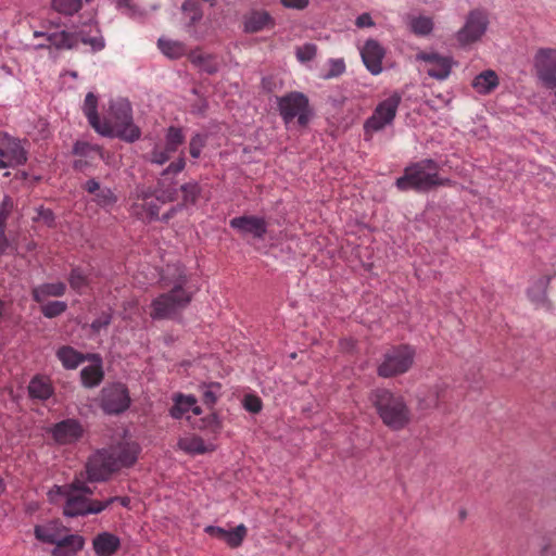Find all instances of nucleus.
<instances>
[{
    "instance_id": "9",
    "label": "nucleus",
    "mask_w": 556,
    "mask_h": 556,
    "mask_svg": "<svg viewBox=\"0 0 556 556\" xmlns=\"http://www.w3.org/2000/svg\"><path fill=\"white\" fill-rule=\"evenodd\" d=\"M277 105L285 124H289L296 118L299 125L304 127L313 115L309 100L303 92L291 91L277 98Z\"/></svg>"
},
{
    "instance_id": "32",
    "label": "nucleus",
    "mask_w": 556,
    "mask_h": 556,
    "mask_svg": "<svg viewBox=\"0 0 556 556\" xmlns=\"http://www.w3.org/2000/svg\"><path fill=\"white\" fill-rule=\"evenodd\" d=\"M174 405L169 410V415L174 419L182 418L188 412H190L191 407L195 404L197 400L193 395H182L177 394L173 399Z\"/></svg>"
},
{
    "instance_id": "38",
    "label": "nucleus",
    "mask_w": 556,
    "mask_h": 556,
    "mask_svg": "<svg viewBox=\"0 0 556 556\" xmlns=\"http://www.w3.org/2000/svg\"><path fill=\"white\" fill-rule=\"evenodd\" d=\"M185 142V135L182 129L179 127L170 126L167 128L165 134V146L167 151H173L174 153L178 150V148Z\"/></svg>"
},
{
    "instance_id": "48",
    "label": "nucleus",
    "mask_w": 556,
    "mask_h": 556,
    "mask_svg": "<svg viewBox=\"0 0 556 556\" xmlns=\"http://www.w3.org/2000/svg\"><path fill=\"white\" fill-rule=\"evenodd\" d=\"M115 2L116 9L127 16L141 17L143 15V11L132 0H115Z\"/></svg>"
},
{
    "instance_id": "61",
    "label": "nucleus",
    "mask_w": 556,
    "mask_h": 556,
    "mask_svg": "<svg viewBox=\"0 0 556 556\" xmlns=\"http://www.w3.org/2000/svg\"><path fill=\"white\" fill-rule=\"evenodd\" d=\"M84 189L91 194H96L101 189V187L100 184L92 178L85 182Z\"/></svg>"
},
{
    "instance_id": "59",
    "label": "nucleus",
    "mask_w": 556,
    "mask_h": 556,
    "mask_svg": "<svg viewBox=\"0 0 556 556\" xmlns=\"http://www.w3.org/2000/svg\"><path fill=\"white\" fill-rule=\"evenodd\" d=\"M184 204H177L175 206H172L166 213H164L161 217L159 216V219L167 223L169 219H172L178 212L182 211Z\"/></svg>"
},
{
    "instance_id": "8",
    "label": "nucleus",
    "mask_w": 556,
    "mask_h": 556,
    "mask_svg": "<svg viewBox=\"0 0 556 556\" xmlns=\"http://www.w3.org/2000/svg\"><path fill=\"white\" fill-rule=\"evenodd\" d=\"M401 101V94L393 92L377 104L372 114L365 121L363 126L366 140H370L374 134L393 124Z\"/></svg>"
},
{
    "instance_id": "27",
    "label": "nucleus",
    "mask_w": 556,
    "mask_h": 556,
    "mask_svg": "<svg viewBox=\"0 0 556 556\" xmlns=\"http://www.w3.org/2000/svg\"><path fill=\"white\" fill-rule=\"evenodd\" d=\"M498 86L497 74L492 70H486L477 75L472 80L473 89L480 94H488Z\"/></svg>"
},
{
    "instance_id": "14",
    "label": "nucleus",
    "mask_w": 556,
    "mask_h": 556,
    "mask_svg": "<svg viewBox=\"0 0 556 556\" xmlns=\"http://www.w3.org/2000/svg\"><path fill=\"white\" fill-rule=\"evenodd\" d=\"M488 17L481 11H471L465 25L456 33V39L462 45H469L479 40L488 28Z\"/></svg>"
},
{
    "instance_id": "17",
    "label": "nucleus",
    "mask_w": 556,
    "mask_h": 556,
    "mask_svg": "<svg viewBox=\"0 0 556 556\" xmlns=\"http://www.w3.org/2000/svg\"><path fill=\"white\" fill-rule=\"evenodd\" d=\"M417 60L426 63V73L438 80L446 79L452 71L453 61L450 56L440 55L434 52H421L417 54Z\"/></svg>"
},
{
    "instance_id": "33",
    "label": "nucleus",
    "mask_w": 556,
    "mask_h": 556,
    "mask_svg": "<svg viewBox=\"0 0 556 556\" xmlns=\"http://www.w3.org/2000/svg\"><path fill=\"white\" fill-rule=\"evenodd\" d=\"M81 382L87 388H93L103 379V371L100 364H92L84 367L80 371Z\"/></svg>"
},
{
    "instance_id": "34",
    "label": "nucleus",
    "mask_w": 556,
    "mask_h": 556,
    "mask_svg": "<svg viewBox=\"0 0 556 556\" xmlns=\"http://www.w3.org/2000/svg\"><path fill=\"white\" fill-rule=\"evenodd\" d=\"M28 392L34 399L47 400L52 394V387L46 379L36 377L30 380Z\"/></svg>"
},
{
    "instance_id": "35",
    "label": "nucleus",
    "mask_w": 556,
    "mask_h": 556,
    "mask_svg": "<svg viewBox=\"0 0 556 556\" xmlns=\"http://www.w3.org/2000/svg\"><path fill=\"white\" fill-rule=\"evenodd\" d=\"M551 278L547 276L539 278L528 289V296L535 304H543L546 300V289Z\"/></svg>"
},
{
    "instance_id": "39",
    "label": "nucleus",
    "mask_w": 556,
    "mask_h": 556,
    "mask_svg": "<svg viewBox=\"0 0 556 556\" xmlns=\"http://www.w3.org/2000/svg\"><path fill=\"white\" fill-rule=\"evenodd\" d=\"M203 402L213 407L222 394V384L218 382L203 383L200 386Z\"/></svg>"
},
{
    "instance_id": "11",
    "label": "nucleus",
    "mask_w": 556,
    "mask_h": 556,
    "mask_svg": "<svg viewBox=\"0 0 556 556\" xmlns=\"http://www.w3.org/2000/svg\"><path fill=\"white\" fill-rule=\"evenodd\" d=\"M533 68L546 88H556V49L540 48L533 56Z\"/></svg>"
},
{
    "instance_id": "21",
    "label": "nucleus",
    "mask_w": 556,
    "mask_h": 556,
    "mask_svg": "<svg viewBox=\"0 0 556 556\" xmlns=\"http://www.w3.org/2000/svg\"><path fill=\"white\" fill-rule=\"evenodd\" d=\"M140 450L138 443L125 442L118 444L113 451H110V453L114 455L116 470L122 467L132 466L138 459Z\"/></svg>"
},
{
    "instance_id": "45",
    "label": "nucleus",
    "mask_w": 556,
    "mask_h": 556,
    "mask_svg": "<svg viewBox=\"0 0 556 556\" xmlns=\"http://www.w3.org/2000/svg\"><path fill=\"white\" fill-rule=\"evenodd\" d=\"M327 64L329 68L327 73L323 75L324 79L337 78L341 76L346 70L345 62L342 58L329 59Z\"/></svg>"
},
{
    "instance_id": "64",
    "label": "nucleus",
    "mask_w": 556,
    "mask_h": 556,
    "mask_svg": "<svg viewBox=\"0 0 556 556\" xmlns=\"http://www.w3.org/2000/svg\"><path fill=\"white\" fill-rule=\"evenodd\" d=\"M190 410H191L194 415H197V416H198V415H201V413H202L201 407H200V406H198V405H197V403L191 407V409H190Z\"/></svg>"
},
{
    "instance_id": "12",
    "label": "nucleus",
    "mask_w": 556,
    "mask_h": 556,
    "mask_svg": "<svg viewBox=\"0 0 556 556\" xmlns=\"http://www.w3.org/2000/svg\"><path fill=\"white\" fill-rule=\"evenodd\" d=\"M114 471H116L114 455L106 450L94 453L86 464L87 480L90 482L105 481Z\"/></svg>"
},
{
    "instance_id": "63",
    "label": "nucleus",
    "mask_w": 556,
    "mask_h": 556,
    "mask_svg": "<svg viewBox=\"0 0 556 556\" xmlns=\"http://www.w3.org/2000/svg\"><path fill=\"white\" fill-rule=\"evenodd\" d=\"M207 424L208 425H214L215 427L218 426V419H217V416L215 414H212L208 418H207Z\"/></svg>"
},
{
    "instance_id": "30",
    "label": "nucleus",
    "mask_w": 556,
    "mask_h": 556,
    "mask_svg": "<svg viewBox=\"0 0 556 556\" xmlns=\"http://www.w3.org/2000/svg\"><path fill=\"white\" fill-rule=\"evenodd\" d=\"M160 202L161 201L157 200V194H155V199H150L147 202H135L132 205V212L141 218L159 220Z\"/></svg>"
},
{
    "instance_id": "50",
    "label": "nucleus",
    "mask_w": 556,
    "mask_h": 556,
    "mask_svg": "<svg viewBox=\"0 0 556 556\" xmlns=\"http://www.w3.org/2000/svg\"><path fill=\"white\" fill-rule=\"evenodd\" d=\"M317 53V47L314 43H305L301 47H298L295 50V56L299 62L306 63L312 61Z\"/></svg>"
},
{
    "instance_id": "53",
    "label": "nucleus",
    "mask_w": 556,
    "mask_h": 556,
    "mask_svg": "<svg viewBox=\"0 0 556 556\" xmlns=\"http://www.w3.org/2000/svg\"><path fill=\"white\" fill-rule=\"evenodd\" d=\"M262 401L258 396L248 394L243 399V407L253 414H257L262 410Z\"/></svg>"
},
{
    "instance_id": "52",
    "label": "nucleus",
    "mask_w": 556,
    "mask_h": 556,
    "mask_svg": "<svg viewBox=\"0 0 556 556\" xmlns=\"http://www.w3.org/2000/svg\"><path fill=\"white\" fill-rule=\"evenodd\" d=\"M35 222H42L46 226L52 227L54 225V214L50 208L39 206L36 208V216L33 217Z\"/></svg>"
},
{
    "instance_id": "57",
    "label": "nucleus",
    "mask_w": 556,
    "mask_h": 556,
    "mask_svg": "<svg viewBox=\"0 0 556 556\" xmlns=\"http://www.w3.org/2000/svg\"><path fill=\"white\" fill-rule=\"evenodd\" d=\"M281 4L288 9L303 10L308 5V0H280Z\"/></svg>"
},
{
    "instance_id": "37",
    "label": "nucleus",
    "mask_w": 556,
    "mask_h": 556,
    "mask_svg": "<svg viewBox=\"0 0 556 556\" xmlns=\"http://www.w3.org/2000/svg\"><path fill=\"white\" fill-rule=\"evenodd\" d=\"M179 190L182 192L181 204H184V207L190 204H195L201 194V187L195 180L181 185Z\"/></svg>"
},
{
    "instance_id": "26",
    "label": "nucleus",
    "mask_w": 556,
    "mask_h": 556,
    "mask_svg": "<svg viewBox=\"0 0 556 556\" xmlns=\"http://www.w3.org/2000/svg\"><path fill=\"white\" fill-rule=\"evenodd\" d=\"M178 447L190 455H201L214 450L213 444H207L198 435H189L178 440Z\"/></svg>"
},
{
    "instance_id": "46",
    "label": "nucleus",
    "mask_w": 556,
    "mask_h": 556,
    "mask_svg": "<svg viewBox=\"0 0 556 556\" xmlns=\"http://www.w3.org/2000/svg\"><path fill=\"white\" fill-rule=\"evenodd\" d=\"M173 153V151H167L166 147L156 144L150 152L149 162L155 165H163L170 159Z\"/></svg>"
},
{
    "instance_id": "41",
    "label": "nucleus",
    "mask_w": 556,
    "mask_h": 556,
    "mask_svg": "<svg viewBox=\"0 0 556 556\" xmlns=\"http://www.w3.org/2000/svg\"><path fill=\"white\" fill-rule=\"evenodd\" d=\"M93 200L100 207L110 210L117 202V197L111 188L103 187L94 194Z\"/></svg>"
},
{
    "instance_id": "15",
    "label": "nucleus",
    "mask_w": 556,
    "mask_h": 556,
    "mask_svg": "<svg viewBox=\"0 0 556 556\" xmlns=\"http://www.w3.org/2000/svg\"><path fill=\"white\" fill-rule=\"evenodd\" d=\"M0 161L3 162V168L25 164L27 161V151L22 146L21 140L8 134H0Z\"/></svg>"
},
{
    "instance_id": "62",
    "label": "nucleus",
    "mask_w": 556,
    "mask_h": 556,
    "mask_svg": "<svg viewBox=\"0 0 556 556\" xmlns=\"http://www.w3.org/2000/svg\"><path fill=\"white\" fill-rule=\"evenodd\" d=\"M8 247V239L5 237L4 230L0 229V255L5 251Z\"/></svg>"
},
{
    "instance_id": "22",
    "label": "nucleus",
    "mask_w": 556,
    "mask_h": 556,
    "mask_svg": "<svg viewBox=\"0 0 556 556\" xmlns=\"http://www.w3.org/2000/svg\"><path fill=\"white\" fill-rule=\"evenodd\" d=\"M274 26L275 21L267 11L253 10L244 16L243 30L248 34L258 33Z\"/></svg>"
},
{
    "instance_id": "29",
    "label": "nucleus",
    "mask_w": 556,
    "mask_h": 556,
    "mask_svg": "<svg viewBox=\"0 0 556 556\" xmlns=\"http://www.w3.org/2000/svg\"><path fill=\"white\" fill-rule=\"evenodd\" d=\"M83 113L90 126L98 132L102 122L98 114V97L93 92H88L86 94L83 104Z\"/></svg>"
},
{
    "instance_id": "4",
    "label": "nucleus",
    "mask_w": 556,
    "mask_h": 556,
    "mask_svg": "<svg viewBox=\"0 0 556 556\" xmlns=\"http://www.w3.org/2000/svg\"><path fill=\"white\" fill-rule=\"evenodd\" d=\"M447 185H451V180L439 176V164L431 159L407 166L404 175L395 181V186L402 191L413 189L427 192L433 188Z\"/></svg>"
},
{
    "instance_id": "2",
    "label": "nucleus",
    "mask_w": 556,
    "mask_h": 556,
    "mask_svg": "<svg viewBox=\"0 0 556 556\" xmlns=\"http://www.w3.org/2000/svg\"><path fill=\"white\" fill-rule=\"evenodd\" d=\"M92 494V490L87 486L86 482L80 478H76L72 483L65 485H54L48 493L50 501H54L56 496L65 498L63 514L66 517L86 516L89 514H99L103 511L110 504L117 500V496L108 498L106 501H91L88 495Z\"/></svg>"
},
{
    "instance_id": "7",
    "label": "nucleus",
    "mask_w": 556,
    "mask_h": 556,
    "mask_svg": "<svg viewBox=\"0 0 556 556\" xmlns=\"http://www.w3.org/2000/svg\"><path fill=\"white\" fill-rule=\"evenodd\" d=\"M416 351L408 344L391 345L381 354L377 375L392 378L406 374L413 366Z\"/></svg>"
},
{
    "instance_id": "19",
    "label": "nucleus",
    "mask_w": 556,
    "mask_h": 556,
    "mask_svg": "<svg viewBox=\"0 0 556 556\" xmlns=\"http://www.w3.org/2000/svg\"><path fill=\"white\" fill-rule=\"evenodd\" d=\"M384 54L383 47L375 39H368L361 49L363 63L372 75H378L382 72Z\"/></svg>"
},
{
    "instance_id": "54",
    "label": "nucleus",
    "mask_w": 556,
    "mask_h": 556,
    "mask_svg": "<svg viewBox=\"0 0 556 556\" xmlns=\"http://www.w3.org/2000/svg\"><path fill=\"white\" fill-rule=\"evenodd\" d=\"M112 321V314L110 312H103L98 318H96L90 328L93 332H100L101 329L106 328Z\"/></svg>"
},
{
    "instance_id": "43",
    "label": "nucleus",
    "mask_w": 556,
    "mask_h": 556,
    "mask_svg": "<svg viewBox=\"0 0 556 556\" xmlns=\"http://www.w3.org/2000/svg\"><path fill=\"white\" fill-rule=\"evenodd\" d=\"M35 535L39 541L54 545L61 539L55 528L52 526H36Z\"/></svg>"
},
{
    "instance_id": "40",
    "label": "nucleus",
    "mask_w": 556,
    "mask_h": 556,
    "mask_svg": "<svg viewBox=\"0 0 556 556\" xmlns=\"http://www.w3.org/2000/svg\"><path fill=\"white\" fill-rule=\"evenodd\" d=\"M247 536V528L244 525H239L235 529L226 530L224 542L231 548L239 547L244 538Z\"/></svg>"
},
{
    "instance_id": "36",
    "label": "nucleus",
    "mask_w": 556,
    "mask_h": 556,
    "mask_svg": "<svg viewBox=\"0 0 556 556\" xmlns=\"http://www.w3.org/2000/svg\"><path fill=\"white\" fill-rule=\"evenodd\" d=\"M157 46L161 52L169 59H178L186 52V46L176 40L160 38Z\"/></svg>"
},
{
    "instance_id": "47",
    "label": "nucleus",
    "mask_w": 556,
    "mask_h": 556,
    "mask_svg": "<svg viewBox=\"0 0 556 556\" xmlns=\"http://www.w3.org/2000/svg\"><path fill=\"white\" fill-rule=\"evenodd\" d=\"M67 308V304L63 301H51L47 304L42 305L41 313L47 318H53L62 313H64Z\"/></svg>"
},
{
    "instance_id": "20",
    "label": "nucleus",
    "mask_w": 556,
    "mask_h": 556,
    "mask_svg": "<svg viewBox=\"0 0 556 556\" xmlns=\"http://www.w3.org/2000/svg\"><path fill=\"white\" fill-rule=\"evenodd\" d=\"M181 11L185 16V29L194 39L202 40L204 34L198 31L194 26L203 17V12L200 4L195 0H186L181 5Z\"/></svg>"
},
{
    "instance_id": "56",
    "label": "nucleus",
    "mask_w": 556,
    "mask_h": 556,
    "mask_svg": "<svg viewBox=\"0 0 556 556\" xmlns=\"http://www.w3.org/2000/svg\"><path fill=\"white\" fill-rule=\"evenodd\" d=\"M204 532L210 536L218 539L220 541H224V538L226 535V529L217 526H206L204 528Z\"/></svg>"
},
{
    "instance_id": "55",
    "label": "nucleus",
    "mask_w": 556,
    "mask_h": 556,
    "mask_svg": "<svg viewBox=\"0 0 556 556\" xmlns=\"http://www.w3.org/2000/svg\"><path fill=\"white\" fill-rule=\"evenodd\" d=\"M153 194H155V192L151 188L137 187L135 190V199L136 202L139 203H143L152 199Z\"/></svg>"
},
{
    "instance_id": "60",
    "label": "nucleus",
    "mask_w": 556,
    "mask_h": 556,
    "mask_svg": "<svg viewBox=\"0 0 556 556\" xmlns=\"http://www.w3.org/2000/svg\"><path fill=\"white\" fill-rule=\"evenodd\" d=\"M357 27H370L374 26V21L371 16L368 13H363L359 16H357L355 22Z\"/></svg>"
},
{
    "instance_id": "6",
    "label": "nucleus",
    "mask_w": 556,
    "mask_h": 556,
    "mask_svg": "<svg viewBox=\"0 0 556 556\" xmlns=\"http://www.w3.org/2000/svg\"><path fill=\"white\" fill-rule=\"evenodd\" d=\"M89 31L85 29L78 33L71 34L65 30L48 33V31H35L34 37H45L46 42L38 43L35 46L36 49H45L54 47L55 49H73L78 46L79 42L91 47L92 51H100L104 48V39L100 35L99 29L93 26H88Z\"/></svg>"
},
{
    "instance_id": "51",
    "label": "nucleus",
    "mask_w": 556,
    "mask_h": 556,
    "mask_svg": "<svg viewBox=\"0 0 556 556\" xmlns=\"http://www.w3.org/2000/svg\"><path fill=\"white\" fill-rule=\"evenodd\" d=\"M206 135L195 134L192 136L189 142V152L193 159H198L201 155L202 149L206 144Z\"/></svg>"
},
{
    "instance_id": "13",
    "label": "nucleus",
    "mask_w": 556,
    "mask_h": 556,
    "mask_svg": "<svg viewBox=\"0 0 556 556\" xmlns=\"http://www.w3.org/2000/svg\"><path fill=\"white\" fill-rule=\"evenodd\" d=\"M130 404L127 388L122 383H114L101 391V408L110 415L125 412Z\"/></svg>"
},
{
    "instance_id": "23",
    "label": "nucleus",
    "mask_w": 556,
    "mask_h": 556,
    "mask_svg": "<svg viewBox=\"0 0 556 556\" xmlns=\"http://www.w3.org/2000/svg\"><path fill=\"white\" fill-rule=\"evenodd\" d=\"M85 545V539L78 534L61 536L52 549V556H75Z\"/></svg>"
},
{
    "instance_id": "3",
    "label": "nucleus",
    "mask_w": 556,
    "mask_h": 556,
    "mask_svg": "<svg viewBox=\"0 0 556 556\" xmlns=\"http://www.w3.org/2000/svg\"><path fill=\"white\" fill-rule=\"evenodd\" d=\"M98 134L102 137L118 138L132 143L140 139L141 130L134 123L132 108L125 98L110 101L109 121H103Z\"/></svg>"
},
{
    "instance_id": "58",
    "label": "nucleus",
    "mask_w": 556,
    "mask_h": 556,
    "mask_svg": "<svg viewBox=\"0 0 556 556\" xmlns=\"http://www.w3.org/2000/svg\"><path fill=\"white\" fill-rule=\"evenodd\" d=\"M9 201H10L9 197H5L3 199L2 205L0 207V229L1 230H4V225H5L7 218L10 213V210L8 207Z\"/></svg>"
},
{
    "instance_id": "1",
    "label": "nucleus",
    "mask_w": 556,
    "mask_h": 556,
    "mask_svg": "<svg viewBox=\"0 0 556 556\" xmlns=\"http://www.w3.org/2000/svg\"><path fill=\"white\" fill-rule=\"evenodd\" d=\"M160 282L168 291L151 303L150 316L155 320L172 318L190 304L194 294V290L188 285L186 269L180 264L167 265L161 274Z\"/></svg>"
},
{
    "instance_id": "16",
    "label": "nucleus",
    "mask_w": 556,
    "mask_h": 556,
    "mask_svg": "<svg viewBox=\"0 0 556 556\" xmlns=\"http://www.w3.org/2000/svg\"><path fill=\"white\" fill-rule=\"evenodd\" d=\"M49 433L56 444L71 445L78 442L84 434V427L79 420L67 418L54 424Z\"/></svg>"
},
{
    "instance_id": "44",
    "label": "nucleus",
    "mask_w": 556,
    "mask_h": 556,
    "mask_svg": "<svg viewBox=\"0 0 556 556\" xmlns=\"http://www.w3.org/2000/svg\"><path fill=\"white\" fill-rule=\"evenodd\" d=\"M73 153L79 156H91L92 154H98L101 159H103L102 149L97 144H90L86 141H77L73 147Z\"/></svg>"
},
{
    "instance_id": "10",
    "label": "nucleus",
    "mask_w": 556,
    "mask_h": 556,
    "mask_svg": "<svg viewBox=\"0 0 556 556\" xmlns=\"http://www.w3.org/2000/svg\"><path fill=\"white\" fill-rule=\"evenodd\" d=\"M185 167L186 160L181 153L175 162H172L161 172L154 189L155 194H157V200H160L161 203L174 202L177 199L179 188L176 176L180 174Z\"/></svg>"
},
{
    "instance_id": "24",
    "label": "nucleus",
    "mask_w": 556,
    "mask_h": 556,
    "mask_svg": "<svg viewBox=\"0 0 556 556\" xmlns=\"http://www.w3.org/2000/svg\"><path fill=\"white\" fill-rule=\"evenodd\" d=\"M121 546L118 536L111 532H101L92 540V547L98 556H111Z\"/></svg>"
},
{
    "instance_id": "49",
    "label": "nucleus",
    "mask_w": 556,
    "mask_h": 556,
    "mask_svg": "<svg viewBox=\"0 0 556 556\" xmlns=\"http://www.w3.org/2000/svg\"><path fill=\"white\" fill-rule=\"evenodd\" d=\"M68 282L72 289L80 292L88 285V279L80 268H74L70 274Z\"/></svg>"
},
{
    "instance_id": "18",
    "label": "nucleus",
    "mask_w": 556,
    "mask_h": 556,
    "mask_svg": "<svg viewBox=\"0 0 556 556\" xmlns=\"http://www.w3.org/2000/svg\"><path fill=\"white\" fill-rule=\"evenodd\" d=\"M231 228L241 235H251L256 239H263L267 232L265 218L255 215H243L230 219Z\"/></svg>"
},
{
    "instance_id": "31",
    "label": "nucleus",
    "mask_w": 556,
    "mask_h": 556,
    "mask_svg": "<svg viewBox=\"0 0 556 556\" xmlns=\"http://www.w3.org/2000/svg\"><path fill=\"white\" fill-rule=\"evenodd\" d=\"M56 356L66 369H75L85 361V356L72 346L60 348Z\"/></svg>"
},
{
    "instance_id": "42",
    "label": "nucleus",
    "mask_w": 556,
    "mask_h": 556,
    "mask_svg": "<svg viewBox=\"0 0 556 556\" xmlns=\"http://www.w3.org/2000/svg\"><path fill=\"white\" fill-rule=\"evenodd\" d=\"M409 26L416 35L426 36L432 31L433 22L428 16H416L410 20Z\"/></svg>"
},
{
    "instance_id": "25",
    "label": "nucleus",
    "mask_w": 556,
    "mask_h": 556,
    "mask_svg": "<svg viewBox=\"0 0 556 556\" xmlns=\"http://www.w3.org/2000/svg\"><path fill=\"white\" fill-rule=\"evenodd\" d=\"M189 61L200 71L207 74H215L219 70L217 56L210 53H203L197 49L189 53Z\"/></svg>"
},
{
    "instance_id": "28",
    "label": "nucleus",
    "mask_w": 556,
    "mask_h": 556,
    "mask_svg": "<svg viewBox=\"0 0 556 556\" xmlns=\"http://www.w3.org/2000/svg\"><path fill=\"white\" fill-rule=\"evenodd\" d=\"M66 291L64 282L42 283L33 289V298L36 302H42L48 296H62Z\"/></svg>"
},
{
    "instance_id": "5",
    "label": "nucleus",
    "mask_w": 556,
    "mask_h": 556,
    "mask_svg": "<svg viewBox=\"0 0 556 556\" xmlns=\"http://www.w3.org/2000/svg\"><path fill=\"white\" fill-rule=\"evenodd\" d=\"M370 401L382 422L392 430H401L410 421V410L400 394L389 389H376L371 392Z\"/></svg>"
}]
</instances>
